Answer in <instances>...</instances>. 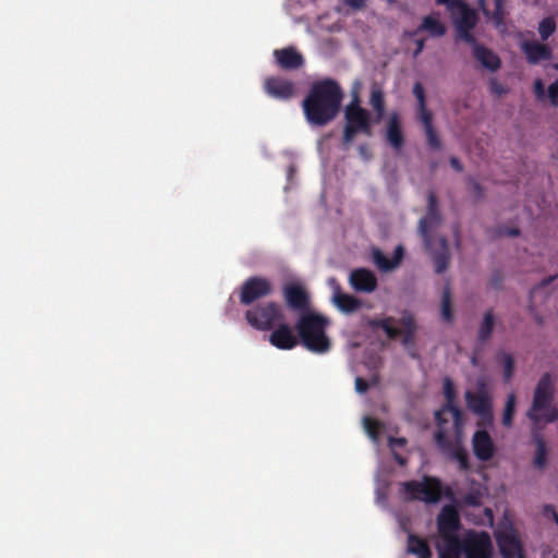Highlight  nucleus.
Wrapping results in <instances>:
<instances>
[{"instance_id":"f257e3e1","label":"nucleus","mask_w":558,"mask_h":558,"mask_svg":"<svg viewBox=\"0 0 558 558\" xmlns=\"http://www.w3.org/2000/svg\"><path fill=\"white\" fill-rule=\"evenodd\" d=\"M343 92L337 81L324 78L312 84L302 107L307 122L315 126L330 123L339 113Z\"/></svg>"},{"instance_id":"f03ea898","label":"nucleus","mask_w":558,"mask_h":558,"mask_svg":"<svg viewBox=\"0 0 558 558\" xmlns=\"http://www.w3.org/2000/svg\"><path fill=\"white\" fill-rule=\"evenodd\" d=\"M328 325L329 319L319 313L313 311L302 313L295 324L300 343L313 353L328 352L331 344L326 335Z\"/></svg>"},{"instance_id":"7ed1b4c3","label":"nucleus","mask_w":558,"mask_h":558,"mask_svg":"<svg viewBox=\"0 0 558 558\" xmlns=\"http://www.w3.org/2000/svg\"><path fill=\"white\" fill-rule=\"evenodd\" d=\"M396 319L391 316L380 319H369L368 326L372 328H380L385 331L389 339H397L401 337V344L408 351L411 357L417 359L418 354L415 350V336L417 330L416 320L413 314L409 311H403L398 324L402 327H393L392 324Z\"/></svg>"},{"instance_id":"20e7f679","label":"nucleus","mask_w":558,"mask_h":558,"mask_svg":"<svg viewBox=\"0 0 558 558\" xmlns=\"http://www.w3.org/2000/svg\"><path fill=\"white\" fill-rule=\"evenodd\" d=\"M401 493L407 501H424L425 504H437L441 496H452V489H444L441 481L434 476L424 475L422 481H408L401 483Z\"/></svg>"},{"instance_id":"39448f33","label":"nucleus","mask_w":558,"mask_h":558,"mask_svg":"<svg viewBox=\"0 0 558 558\" xmlns=\"http://www.w3.org/2000/svg\"><path fill=\"white\" fill-rule=\"evenodd\" d=\"M343 143L350 144L357 134L373 135L371 113L360 105L357 95L344 109Z\"/></svg>"},{"instance_id":"423d86ee","label":"nucleus","mask_w":558,"mask_h":558,"mask_svg":"<svg viewBox=\"0 0 558 558\" xmlns=\"http://www.w3.org/2000/svg\"><path fill=\"white\" fill-rule=\"evenodd\" d=\"M444 397L446 399V403L435 412V421L437 427L448 426L449 418L448 415L452 418V432L454 437L460 438L463 432V413L456 404V388L451 378L445 377L444 379Z\"/></svg>"},{"instance_id":"0eeeda50","label":"nucleus","mask_w":558,"mask_h":558,"mask_svg":"<svg viewBox=\"0 0 558 558\" xmlns=\"http://www.w3.org/2000/svg\"><path fill=\"white\" fill-rule=\"evenodd\" d=\"M247 324L256 330L269 331L286 320L282 306L274 301L264 302L245 312Z\"/></svg>"},{"instance_id":"6e6552de","label":"nucleus","mask_w":558,"mask_h":558,"mask_svg":"<svg viewBox=\"0 0 558 558\" xmlns=\"http://www.w3.org/2000/svg\"><path fill=\"white\" fill-rule=\"evenodd\" d=\"M449 426L437 427V430L435 432L434 435V439L437 447L448 458L458 462L460 471H469L471 468L469 461V453L460 445L461 438L456 437L457 442H452L449 439ZM460 437H462V435Z\"/></svg>"},{"instance_id":"1a4fd4ad","label":"nucleus","mask_w":558,"mask_h":558,"mask_svg":"<svg viewBox=\"0 0 558 558\" xmlns=\"http://www.w3.org/2000/svg\"><path fill=\"white\" fill-rule=\"evenodd\" d=\"M462 554L464 558H493V543L485 531H469L461 538Z\"/></svg>"},{"instance_id":"9d476101","label":"nucleus","mask_w":558,"mask_h":558,"mask_svg":"<svg viewBox=\"0 0 558 558\" xmlns=\"http://www.w3.org/2000/svg\"><path fill=\"white\" fill-rule=\"evenodd\" d=\"M554 388H553V376L550 373H545L539 378L536 388L534 390L532 405L527 410V417L535 424L542 421V416L538 414L539 411L548 409L553 400Z\"/></svg>"},{"instance_id":"9b49d317","label":"nucleus","mask_w":558,"mask_h":558,"mask_svg":"<svg viewBox=\"0 0 558 558\" xmlns=\"http://www.w3.org/2000/svg\"><path fill=\"white\" fill-rule=\"evenodd\" d=\"M271 293L272 284L267 278L253 276L247 278L241 286L240 303L247 306Z\"/></svg>"},{"instance_id":"f8f14e48","label":"nucleus","mask_w":558,"mask_h":558,"mask_svg":"<svg viewBox=\"0 0 558 558\" xmlns=\"http://www.w3.org/2000/svg\"><path fill=\"white\" fill-rule=\"evenodd\" d=\"M465 401L468 408L480 416L483 424L490 425L493 423L494 414L492 399L483 385L475 392L466 391Z\"/></svg>"},{"instance_id":"ddd939ff","label":"nucleus","mask_w":558,"mask_h":558,"mask_svg":"<svg viewBox=\"0 0 558 558\" xmlns=\"http://www.w3.org/2000/svg\"><path fill=\"white\" fill-rule=\"evenodd\" d=\"M282 295L287 307L298 313V315L311 311L310 295L302 284L296 282L286 283L282 288Z\"/></svg>"},{"instance_id":"4468645a","label":"nucleus","mask_w":558,"mask_h":558,"mask_svg":"<svg viewBox=\"0 0 558 558\" xmlns=\"http://www.w3.org/2000/svg\"><path fill=\"white\" fill-rule=\"evenodd\" d=\"M329 284L332 287V303L340 312L344 314H352L363 306L361 299L342 291L337 279H329Z\"/></svg>"},{"instance_id":"2eb2a0df","label":"nucleus","mask_w":558,"mask_h":558,"mask_svg":"<svg viewBox=\"0 0 558 558\" xmlns=\"http://www.w3.org/2000/svg\"><path fill=\"white\" fill-rule=\"evenodd\" d=\"M269 342L280 350H292L300 343V338L298 333H294L292 327L282 320L272 329Z\"/></svg>"},{"instance_id":"dca6fc26","label":"nucleus","mask_w":558,"mask_h":558,"mask_svg":"<svg viewBox=\"0 0 558 558\" xmlns=\"http://www.w3.org/2000/svg\"><path fill=\"white\" fill-rule=\"evenodd\" d=\"M264 89L267 95L280 100H289L295 94L294 84L280 76H269L264 82Z\"/></svg>"},{"instance_id":"f3484780","label":"nucleus","mask_w":558,"mask_h":558,"mask_svg":"<svg viewBox=\"0 0 558 558\" xmlns=\"http://www.w3.org/2000/svg\"><path fill=\"white\" fill-rule=\"evenodd\" d=\"M349 283L353 290L362 293H372L378 287L376 275L367 268H355L350 272Z\"/></svg>"},{"instance_id":"a211bd4d","label":"nucleus","mask_w":558,"mask_h":558,"mask_svg":"<svg viewBox=\"0 0 558 558\" xmlns=\"http://www.w3.org/2000/svg\"><path fill=\"white\" fill-rule=\"evenodd\" d=\"M441 216L438 208V199L434 192H429L427 196V214L420 219L418 231L421 235L428 240L430 230L440 222Z\"/></svg>"},{"instance_id":"6ab92c4d","label":"nucleus","mask_w":558,"mask_h":558,"mask_svg":"<svg viewBox=\"0 0 558 558\" xmlns=\"http://www.w3.org/2000/svg\"><path fill=\"white\" fill-rule=\"evenodd\" d=\"M438 531L442 538L456 536L454 533L460 527V518L453 506H445L437 517Z\"/></svg>"},{"instance_id":"aec40b11","label":"nucleus","mask_w":558,"mask_h":558,"mask_svg":"<svg viewBox=\"0 0 558 558\" xmlns=\"http://www.w3.org/2000/svg\"><path fill=\"white\" fill-rule=\"evenodd\" d=\"M502 558H525L522 545L514 532H502L496 535Z\"/></svg>"},{"instance_id":"412c9836","label":"nucleus","mask_w":558,"mask_h":558,"mask_svg":"<svg viewBox=\"0 0 558 558\" xmlns=\"http://www.w3.org/2000/svg\"><path fill=\"white\" fill-rule=\"evenodd\" d=\"M475 457L481 461H489L495 454V445L488 432L476 430L472 437Z\"/></svg>"},{"instance_id":"4be33fe9","label":"nucleus","mask_w":558,"mask_h":558,"mask_svg":"<svg viewBox=\"0 0 558 558\" xmlns=\"http://www.w3.org/2000/svg\"><path fill=\"white\" fill-rule=\"evenodd\" d=\"M404 256V248L402 245H398L395 248L393 255L391 258H387L386 255L379 248H374L372 251V259L373 263L377 266V268L381 271H391L397 268Z\"/></svg>"},{"instance_id":"5701e85b","label":"nucleus","mask_w":558,"mask_h":558,"mask_svg":"<svg viewBox=\"0 0 558 558\" xmlns=\"http://www.w3.org/2000/svg\"><path fill=\"white\" fill-rule=\"evenodd\" d=\"M274 56L278 65L283 70H296L304 64L303 56L294 47L276 49Z\"/></svg>"},{"instance_id":"b1692460","label":"nucleus","mask_w":558,"mask_h":558,"mask_svg":"<svg viewBox=\"0 0 558 558\" xmlns=\"http://www.w3.org/2000/svg\"><path fill=\"white\" fill-rule=\"evenodd\" d=\"M446 26L435 16L427 15L422 20L421 25L413 31L404 32V37L414 38L421 32H427L433 37H441L446 34Z\"/></svg>"},{"instance_id":"393cba45","label":"nucleus","mask_w":558,"mask_h":558,"mask_svg":"<svg viewBox=\"0 0 558 558\" xmlns=\"http://www.w3.org/2000/svg\"><path fill=\"white\" fill-rule=\"evenodd\" d=\"M386 140L396 150H400L404 144L400 116L398 112H392L388 119L386 125Z\"/></svg>"},{"instance_id":"a878e982","label":"nucleus","mask_w":558,"mask_h":558,"mask_svg":"<svg viewBox=\"0 0 558 558\" xmlns=\"http://www.w3.org/2000/svg\"><path fill=\"white\" fill-rule=\"evenodd\" d=\"M451 9L457 8L459 16L456 19L454 24L457 29H473L477 23L476 12L471 9L466 3L461 0H454Z\"/></svg>"},{"instance_id":"bb28decb","label":"nucleus","mask_w":558,"mask_h":558,"mask_svg":"<svg viewBox=\"0 0 558 558\" xmlns=\"http://www.w3.org/2000/svg\"><path fill=\"white\" fill-rule=\"evenodd\" d=\"M522 50L531 64H536L542 60H549L551 58L550 48L536 41H525L522 45Z\"/></svg>"},{"instance_id":"cd10ccee","label":"nucleus","mask_w":558,"mask_h":558,"mask_svg":"<svg viewBox=\"0 0 558 558\" xmlns=\"http://www.w3.org/2000/svg\"><path fill=\"white\" fill-rule=\"evenodd\" d=\"M473 56L484 68L492 72L501 66L500 58L485 46L475 45Z\"/></svg>"},{"instance_id":"c85d7f7f","label":"nucleus","mask_w":558,"mask_h":558,"mask_svg":"<svg viewBox=\"0 0 558 558\" xmlns=\"http://www.w3.org/2000/svg\"><path fill=\"white\" fill-rule=\"evenodd\" d=\"M417 119L423 125L427 146L433 150H440L442 148V144L437 131L433 125V114Z\"/></svg>"},{"instance_id":"c756f323","label":"nucleus","mask_w":558,"mask_h":558,"mask_svg":"<svg viewBox=\"0 0 558 558\" xmlns=\"http://www.w3.org/2000/svg\"><path fill=\"white\" fill-rule=\"evenodd\" d=\"M408 551L418 558H432V551L427 542L414 534L408 537Z\"/></svg>"},{"instance_id":"7c9ffc66","label":"nucleus","mask_w":558,"mask_h":558,"mask_svg":"<svg viewBox=\"0 0 558 558\" xmlns=\"http://www.w3.org/2000/svg\"><path fill=\"white\" fill-rule=\"evenodd\" d=\"M445 543L439 550V558H460L462 554L461 539L458 536L444 538Z\"/></svg>"},{"instance_id":"2f4dec72","label":"nucleus","mask_w":558,"mask_h":558,"mask_svg":"<svg viewBox=\"0 0 558 558\" xmlns=\"http://www.w3.org/2000/svg\"><path fill=\"white\" fill-rule=\"evenodd\" d=\"M495 326V316L493 310L485 312L483 320L477 330V340L485 343L490 339Z\"/></svg>"},{"instance_id":"473e14b6","label":"nucleus","mask_w":558,"mask_h":558,"mask_svg":"<svg viewBox=\"0 0 558 558\" xmlns=\"http://www.w3.org/2000/svg\"><path fill=\"white\" fill-rule=\"evenodd\" d=\"M412 93L417 101V118L433 114L432 111L427 109L425 89L420 82L414 84Z\"/></svg>"},{"instance_id":"72a5a7b5","label":"nucleus","mask_w":558,"mask_h":558,"mask_svg":"<svg viewBox=\"0 0 558 558\" xmlns=\"http://www.w3.org/2000/svg\"><path fill=\"white\" fill-rule=\"evenodd\" d=\"M442 250L439 253H436L433 256V263L435 266V270L437 274H442L448 268L449 264V252H448V245L447 240L441 239L440 240Z\"/></svg>"},{"instance_id":"f704fd0d","label":"nucleus","mask_w":558,"mask_h":558,"mask_svg":"<svg viewBox=\"0 0 558 558\" xmlns=\"http://www.w3.org/2000/svg\"><path fill=\"white\" fill-rule=\"evenodd\" d=\"M369 104L377 114V119L380 120L385 112V96L379 87L373 86L371 92Z\"/></svg>"},{"instance_id":"c9c22d12","label":"nucleus","mask_w":558,"mask_h":558,"mask_svg":"<svg viewBox=\"0 0 558 558\" xmlns=\"http://www.w3.org/2000/svg\"><path fill=\"white\" fill-rule=\"evenodd\" d=\"M536 469L542 470L547 464V446L543 438H536V453L533 460Z\"/></svg>"},{"instance_id":"e433bc0d","label":"nucleus","mask_w":558,"mask_h":558,"mask_svg":"<svg viewBox=\"0 0 558 558\" xmlns=\"http://www.w3.org/2000/svg\"><path fill=\"white\" fill-rule=\"evenodd\" d=\"M515 395L510 393L507 398L505 410L502 414V425L506 427H510L512 425L514 411H515Z\"/></svg>"},{"instance_id":"4c0bfd02","label":"nucleus","mask_w":558,"mask_h":558,"mask_svg":"<svg viewBox=\"0 0 558 558\" xmlns=\"http://www.w3.org/2000/svg\"><path fill=\"white\" fill-rule=\"evenodd\" d=\"M363 424H364V428H365L366 433L368 434V436L374 441H378L379 435H380V430H381V427H383L381 423L378 422L375 418H372L369 416H365L363 418Z\"/></svg>"},{"instance_id":"58836bf2","label":"nucleus","mask_w":558,"mask_h":558,"mask_svg":"<svg viewBox=\"0 0 558 558\" xmlns=\"http://www.w3.org/2000/svg\"><path fill=\"white\" fill-rule=\"evenodd\" d=\"M556 31V22L553 17H545L538 24V33L542 40H547Z\"/></svg>"},{"instance_id":"ea45409f","label":"nucleus","mask_w":558,"mask_h":558,"mask_svg":"<svg viewBox=\"0 0 558 558\" xmlns=\"http://www.w3.org/2000/svg\"><path fill=\"white\" fill-rule=\"evenodd\" d=\"M441 317L445 322L450 323L453 319V312L451 306L450 291L446 289L441 299Z\"/></svg>"},{"instance_id":"a19ab883","label":"nucleus","mask_w":558,"mask_h":558,"mask_svg":"<svg viewBox=\"0 0 558 558\" xmlns=\"http://www.w3.org/2000/svg\"><path fill=\"white\" fill-rule=\"evenodd\" d=\"M501 356L504 362V379L505 381H509L513 375L514 360L509 353H501Z\"/></svg>"},{"instance_id":"79ce46f5","label":"nucleus","mask_w":558,"mask_h":558,"mask_svg":"<svg viewBox=\"0 0 558 558\" xmlns=\"http://www.w3.org/2000/svg\"><path fill=\"white\" fill-rule=\"evenodd\" d=\"M492 17L497 26L504 24V0H494Z\"/></svg>"},{"instance_id":"37998d69","label":"nucleus","mask_w":558,"mask_h":558,"mask_svg":"<svg viewBox=\"0 0 558 558\" xmlns=\"http://www.w3.org/2000/svg\"><path fill=\"white\" fill-rule=\"evenodd\" d=\"M471 31L472 29H466V28L457 29L458 35H459V37L462 40H464L465 43H468V44L472 45L473 47H475V45H478V44L476 41V38L471 33Z\"/></svg>"},{"instance_id":"c03bdc74","label":"nucleus","mask_w":558,"mask_h":558,"mask_svg":"<svg viewBox=\"0 0 558 558\" xmlns=\"http://www.w3.org/2000/svg\"><path fill=\"white\" fill-rule=\"evenodd\" d=\"M469 189L474 194L476 198H482L484 196V190L482 185L474 179L470 178L468 180Z\"/></svg>"},{"instance_id":"a18cd8bd","label":"nucleus","mask_w":558,"mask_h":558,"mask_svg":"<svg viewBox=\"0 0 558 558\" xmlns=\"http://www.w3.org/2000/svg\"><path fill=\"white\" fill-rule=\"evenodd\" d=\"M548 97L554 106L558 104V78L548 86Z\"/></svg>"},{"instance_id":"49530a36","label":"nucleus","mask_w":558,"mask_h":558,"mask_svg":"<svg viewBox=\"0 0 558 558\" xmlns=\"http://www.w3.org/2000/svg\"><path fill=\"white\" fill-rule=\"evenodd\" d=\"M369 388V384L362 377L355 378V389L359 393H365Z\"/></svg>"},{"instance_id":"de8ad7c7","label":"nucleus","mask_w":558,"mask_h":558,"mask_svg":"<svg viewBox=\"0 0 558 558\" xmlns=\"http://www.w3.org/2000/svg\"><path fill=\"white\" fill-rule=\"evenodd\" d=\"M546 410L547 412L543 417L545 422L553 423L558 420V408H550L549 405Z\"/></svg>"},{"instance_id":"09e8293b","label":"nucleus","mask_w":558,"mask_h":558,"mask_svg":"<svg viewBox=\"0 0 558 558\" xmlns=\"http://www.w3.org/2000/svg\"><path fill=\"white\" fill-rule=\"evenodd\" d=\"M534 93L538 99H543L545 97V86L539 78L534 82Z\"/></svg>"},{"instance_id":"8fccbe9b","label":"nucleus","mask_w":558,"mask_h":558,"mask_svg":"<svg viewBox=\"0 0 558 558\" xmlns=\"http://www.w3.org/2000/svg\"><path fill=\"white\" fill-rule=\"evenodd\" d=\"M489 89H490L492 94L497 95V96H500L505 93L504 87L495 78H492L489 81Z\"/></svg>"},{"instance_id":"3c124183","label":"nucleus","mask_w":558,"mask_h":558,"mask_svg":"<svg viewBox=\"0 0 558 558\" xmlns=\"http://www.w3.org/2000/svg\"><path fill=\"white\" fill-rule=\"evenodd\" d=\"M344 3L354 10H362L366 5V0H344Z\"/></svg>"},{"instance_id":"603ef678","label":"nucleus","mask_w":558,"mask_h":558,"mask_svg":"<svg viewBox=\"0 0 558 558\" xmlns=\"http://www.w3.org/2000/svg\"><path fill=\"white\" fill-rule=\"evenodd\" d=\"M388 442H389V447L393 451L395 447H403V446H405L407 439L403 438V437H400V438L390 437Z\"/></svg>"},{"instance_id":"864d4df0","label":"nucleus","mask_w":558,"mask_h":558,"mask_svg":"<svg viewBox=\"0 0 558 558\" xmlns=\"http://www.w3.org/2000/svg\"><path fill=\"white\" fill-rule=\"evenodd\" d=\"M558 277V275H555V276H549L545 279L542 280V282L539 283V286L535 287L534 289H532L531 291V294L533 295L537 290H539L541 288H545L547 287L548 284H550L556 278Z\"/></svg>"},{"instance_id":"5fc2aeb1","label":"nucleus","mask_w":558,"mask_h":558,"mask_svg":"<svg viewBox=\"0 0 558 558\" xmlns=\"http://www.w3.org/2000/svg\"><path fill=\"white\" fill-rule=\"evenodd\" d=\"M544 513H545L546 515H548V517L550 515V517L554 519V521L557 523V525H558V513L556 512V510H555V507H554V506H551V505H546V506L544 507Z\"/></svg>"},{"instance_id":"6e6d98bb","label":"nucleus","mask_w":558,"mask_h":558,"mask_svg":"<svg viewBox=\"0 0 558 558\" xmlns=\"http://www.w3.org/2000/svg\"><path fill=\"white\" fill-rule=\"evenodd\" d=\"M415 50L413 51V57L416 58L418 57L422 51L424 50V47H425V39H422V38H418V39H415Z\"/></svg>"},{"instance_id":"4d7b16f0","label":"nucleus","mask_w":558,"mask_h":558,"mask_svg":"<svg viewBox=\"0 0 558 558\" xmlns=\"http://www.w3.org/2000/svg\"><path fill=\"white\" fill-rule=\"evenodd\" d=\"M501 283H502V276L499 272L494 274V276L490 280V284L495 289H499L501 287Z\"/></svg>"},{"instance_id":"13d9d810","label":"nucleus","mask_w":558,"mask_h":558,"mask_svg":"<svg viewBox=\"0 0 558 558\" xmlns=\"http://www.w3.org/2000/svg\"><path fill=\"white\" fill-rule=\"evenodd\" d=\"M449 162H450V166L456 171L461 172L463 170V166H462L461 161L457 157H451Z\"/></svg>"},{"instance_id":"bf43d9fd","label":"nucleus","mask_w":558,"mask_h":558,"mask_svg":"<svg viewBox=\"0 0 558 558\" xmlns=\"http://www.w3.org/2000/svg\"><path fill=\"white\" fill-rule=\"evenodd\" d=\"M500 233L508 236H518L520 234V230L518 228H507Z\"/></svg>"},{"instance_id":"052dcab7","label":"nucleus","mask_w":558,"mask_h":558,"mask_svg":"<svg viewBox=\"0 0 558 558\" xmlns=\"http://www.w3.org/2000/svg\"><path fill=\"white\" fill-rule=\"evenodd\" d=\"M464 500L470 506H477L480 504L477 496L471 494L466 495Z\"/></svg>"},{"instance_id":"680f3d73","label":"nucleus","mask_w":558,"mask_h":558,"mask_svg":"<svg viewBox=\"0 0 558 558\" xmlns=\"http://www.w3.org/2000/svg\"><path fill=\"white\" fill-rule=\"evenodd\" d=\"M392 454H393V459L395 461L400 464V465H405L407 464V459L402 456H400L399 453H397L395 450L392 451Z\"/></svg>"},{"instance_id":"e2e57ef3","label":"nucleus","mask_w":558,"mask_h":558,"mask_svg":"<svg viewBox=\"0 0 558 558\" xmlns=\"http://www.w3.org/2000/svg\"><path fill=\"white\" fill-rule=\"evenodd\" d=\"M392 454H393V459L395 461L400 464V465H405L407 464V459L402 456H400L399 453H397L395 450L392 451Z\"/></svg>"},{"instance_id":"0e129e2a","label":"nucleus","mask_w":558,"mask_h":558,"mask_svg":"<svg viewBox=\"0 0 558 558\" xmlns=\"http://www.w3.org/2000/svg\"><path fill=\"white\" fill-rule=\"evenodd\" d=\"M453 1H454V0H436V2H437L438 4H446V5H448L449 8L452 5V2H453Z\"/></svg>"},{"instance_id":"69168bd1","label":"nucleus","mask_w":558,"mask_h":558,"mask_svg":"<svg viewBox=\"0 0 558 558\" xmlns=\"http://www.w3.org/2000/svg\"><path fill=\"white\" fill-rule=\"evenodd\" d=\"M389 4H395L397 3V0H386Z\"/></svg>"}]
</instances>
